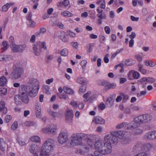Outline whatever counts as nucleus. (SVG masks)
Returning <instances> with one entry per match:
<instances>
[{
    "label": "nucleus",
    "instance_id": "9b49d317",
    "mask_svg": "<svg viewBox=\"0 0 156 156\" xmlns=\"http://www.w3.org/2000/svg\"><path fill=\"white\" fill-rule=\"evenodd\" d=\"M58 142L62 144L66 142L68 140V135L66 130H64L60 132L57 138Z\"/></svg>",
    "mask_w": 156,
    "mask_h": 156
},
{
    "label": "nucleus",
    "instance_id": "dca6fc26",
    "mask_svg": "<svg viewBox=\"0 0 156 156\" xmlns=\"http://www.w3.org/2000/svg\"><path fill=\"white\" fill-rule=\"evenodd\" d=\"M92 122L96 124H103L105 123V120L100 116H96L94 117Z\"/></svg>",
    "mask_w": 156,
    "mask_h": 156
},
{
    "label": "nucleus",
    "instance_id": "603ef678",
    "mask_svg": "<svg viewBox=\"0 0 156 156\" xmlns=\"http://www.w3.org/2000/svg\"><path fill=\"white\" fill-rule=\"evenodd\" d=\"M122 50V49H121L120 50L117 51L116 52H115L111 56L112 58H114L118 54L120 53V52H121Z\"/></svg>",
    "mask_w": 156,
    "mask_h": 156
},
{
    "label": "nucleus",
    "instance_id": "bf43d9fd",
    "mask_svg": "<svg viewBox=\"0 0 156 156\" xmlns=\"http://www.w3.org/2000/svg\"><path fill=\"white\" fill-rule=\"evenodd\" d=\"M36 116L37 119H40L41 118L42 116L41 112H36Z\"/></svg>",
    "mask_w": 156,
    "mask_h": 156
},
{
    "label": "nucleus",
    "instance_id": "473e14b6",
    "mask_svg": "<svg viewBox=\"0 0 156 156\" xmlns=\"http://www.w3.org/2000/svg\"><path fill=\"white\" fill-rule=\"evenodd\" d=\"M11 57L9 55H0V61H7L9 58H10Z\"/></svg>",
    "mask_w": 156,
    "mask_h": 156
},
{
    "label": "nucleus",
    "instance_id": "7ed1b4c3",
    "mask_svg": "<svg viewBox=\"0 0 156 156\" xmlns=\"http://www.w3.org/2000/svg\"><path fill=\"white\" fill-rule=\"evenodd\" d=\"M54 143L53 139L50 138L47 139L42 145L41 156H54L52 152Z\"/></svg>",
    "mask_w": 156,
    "mask_h": 156
},
{
    "label": "nucleus",
    "instance_id": "423d86ee",
    "mask_svg": "<svg viewBox=\"0 0 156 156\" xmlns=\"http://www.w3.org/2000/svg\"><path fill=\"white\" fill-rule=\"evenodd\" d=\"M104 142L106 144H116L118 142L117 138L115 136L113 131H112L109 134H107L104 137Z\"/></svg>",
    "mask_w": 156,
    "mask_h": 156
},
{
    "label": "nucleus",
    "instance_id": "b1692460",
    "mask_svg": "<svg viewBox=\"0 0 156 156\" xmlns=\"http://www.w3.org/2000/svg\"><path fill=\"white\" fill-rule=\"evenodd\" d=\"M0 149L2 151H5L6 147L5 143V141L3 138L0 139Z\"/></svg>",
    "mask_w": 156,
    "mask_h": 156
},
{
    "label": "nucleus",
    "instance_id": "a18cd8bd",
    "mask_svg": "<svg viewBox=\"0 0 156 156\" xmlns=\"http://www.w3.org/2000/svg\"><path fill=\"white\" fill-rule=\"evenodd\" d=\"M146 94V91L145 90L141 91L140 93H138L137 94L138 98H140L144 96Z\"/></svg>",
    "mask_w": 156,
    "mask_h": 156
},
{
    "label": "nucleus",
    "instance_id": "de8ad7c7",
    "mask_svg": "<svg viewBox=\"0 0 156 156\" xmlns=\"http://www.w3.org/2000/svg\"><path fill=\"white\" fill-rule=\"evenodd\" d=\"M12 116L10 115H7L5 117V120L6 122H9L12 119Z\"/></svg>",
    "mask_w": 156,
    "mask_h": 156
},
{
    "label": "nucleus",
    "instance_id": "f3484780",
    "mask_svg": "<svg viewBox=\"0 0 156 156\" xmlns=\"http://www.w3.org/2000/svg\"><path fill=\"white\" fill-rule=\"evenodd\" d=\"M33 51L36 56H38L41 51V49L39 47L38 42L34 44L33 45Z\"/></svg>",
    "mask_w": 156,
    "mask_h": 156
},
{
    "label": "nucleus",
    "instance_id": "c85d7f7f",
    "mask_svg": "<svg viewBox=\"0 0 156 156\" xmlns=\"http://www.w3.org/2000/svg\"><path fill=\"white\" fill-rule=\"evenodd\" d=\"M27 24L28 27L32 28L35 27L36 25V23L30 18L28 19Z\"/></svg>",
    "mask_w": 156,
    "mask_h": 156
},
{
    "label": "nucleus",
    "instance_id": "cd10ccee",
    "mask_svg": "<svg viewBox=\"0 0 156 156\" xmlns=\"http://www.w3.org/2000/svg\"><path fill=\"white\" fill-rule=\"evenodd\" d=\"M6 78L4 76H2L0 77V86H5L7 83Z\"/></svg>",
    "mask_w": 156,
    "mask_h": 156
},
{
    "label": "nucleus",
    "instance_id": "6ab92c4d",
    "mask_svg": "<svg viewBox=\"0 0 156 156\" xmlns=\"http://www.w3.org/2000/svg\"><path fill=\"white\" fill-rule=\"evenodd\" d=\"M96 4L98 6L97 9H105L106 7L105 0H97L96 1Z\"/></svg>",
    "mask_w": 156,
    "mask_h": 156
},
{
    "label": "nucleus",
    "instance_id": "1a4fd4ad",
    "mask_svg": "<svg viewBox=\"0 0 156 156\" xmlns=\"http://www.w3.org/2000/svg\"><path fill=\"white\" fill-rule=\"evenodd\" d=\"M14 71L9 75V78L12 79H17L20 78L23 72V68L16 66L14 65L13 66Z\"/></svg>",
    "mask_w": 156,
    "mask_h": 156
},
{
    "label": "nucleus",
    "instance_id": "0e129e2a",
    "mask_svg": "<svg viewBox=\"0 0 156 156\" xmlns=\"http://www.w3.org/2000/svg\"><path fill=\"white\" fill-rule=\"evenodd\" d=\"M109 56V54H106L104 58V61L105 63H108L109 61V59L108 58V57Z\"/></svg>",
    "mask_w": 156,
    "mask_h": 156
},
{
    "label": "nucleus",
    "instance_id": "bb28decb",
    "mask_svg": "<svg viewBox=\"0 0 156 156\" xmlns=\"http://www.w3.org/2000/svg\"><path fill=\"white\" fill-rule=\"evenodd\" d=\"M144 63L146 65L150 67H153L156 65L155 62H153L151 60H146L144 61Z\"/></svg>",
    "mask_w": 156,
    "mask_h": 156
},
{
    "label": "nucleus",
    "instance_id": "4d7b16f0",
    "mask_svg": "<svg viewBox=\"0 0 156 156\" xmlns=\"http://www.w3.org/2000/svg\"><path fill=\"white\" fill-rule=\"evenodd\" d=\"M54 12V9L52 8H50L47 10V12L48 15H51Z\"/></svg>",
    "mask_w": 156,
    "mask_h": 156
},
{
    "label": "nucleus",
    "instance_id": "2f4dec72",
    "mask_svg": "<svg viewBox=\"0 0 156 156\" xmlns=\"http://www.w3.org/2000/svg\"><path fill=\"white\" fill-rule=\"evenodd\" d=\"M87 63V61L85 59L83 60L81 62L80 64L83 70H85L86 69Z\"/></svg>",
    "mask_w": 156,
    "mask_h": 156
},
{
    "label": "nucleus",
    "instance_id": "72a5a7b5",
    "mask_svg": "<svg viewBox=\"0 0 156 156\" xmlns=\"http://www.w3.org/2000/svg\"><path fill=\"white\" fill-rule=\"evenodd\" d=\"M2 47L1 49L2 50V51H3L6 50L8 47V42L6 41H3L2 43Z\"/></svg>",
    "mask_w": 156,
    "mask_h": 156
},
{
    "label": "nucleus",
    "instance_id": "58836bf2",
    "mask_svg": "<svg viewBox=\"0 0 156 156\" xmlns=\"http://www.w3.org/2000/svg\"><path fill=\"white\" fill-rule=\"evenodd\" d=\"M48 112L51 116L54 118L57 117L58 115V112H54L50 110H48Z\"/></svg>",
    "mask_w": 156,
    "mask_h": 156
},
{
    "label": "nucleus",
    "instance_id": "8fccbe9b",
    "mask_svg": "<svg viewBox=\"0 0 156 156\" xmlns=\"http://www.w3.org/2000/svg\"><path fill=\"white\" fill-rule=\"evenodd\" d=\"M70 104L73 107L75 108H76L77 107V103L74 101H72L70 102Z\"/></svg>",
    "mask_w": 156,
    "mask_h": 156
},
{
    "label": "nucleus",
    "instance_id": "a878e982",
    "mask_svg": "<svg viewBox=\"0 0 156 156\" xmlns=\"http://www.w3.org/2000/svg\"><path fill=\"white\" fill-rule=\"evenodd\" d=\"M30 140L32 142L37 143H40L41 142V140L40 137L37 136H32L30 138Z\"/></svg>",
    "mask_w": 156,
    "mask_h": 156
},
{
    "label": "nucleus",
    "instance_id": "a19ab883",
    "mask_svg": "<svg viewBox=\"0 0 156 156\" xmlns=\"http://www.w3.org/2000/svg\"><path fill=\"white\" fill-rule=\"evenodd\" d=\"M14 100L16 104H19L20 101H21L20 98V95H15L14 97Z\"/></svg>",
    "mask_w": 156,
    "mask_h": 156
},
{
    "label": "nucleus",
    "instance_id": "e2e57ef3",
    "mask_svg": "<svg viewBox=\"0 0 156 156\" xmlns=\"http://www.w3.org/2000/svg\"><path fill=\"white\" fill-rule=\"evenodd\" d=\"M58 96L61 99L63 98V99H64L65 100H66L68 98V97L66 96L64 94H59L58 95Z\"/></svg>",
    "mask_w": 156,
    "mask_h": 156
},
{
    "label": "nucleus",
    "instance_id": "f8f14e48",
    "mask_svg": "<svg viewBox=\"0 0 156 156\" xmlns=\"http://www.w3.org/2000/svg\"><path fill=\"white\" fill-rule=\"evenodd\" d=\"M73 116L72 110L69 109H67L65 115L66 122L68 123L71 124L72 122Z\"/></svg>",
    "mask_w": 156,
    "mask_h": 156
},
{
    "label": "nucleus",
    "instance_id": "ea45409f",
    "mask_svg": "<svg viewBox=\"0 0 156 156\" xmlns=\"http://www.w3.org/2000/svg\"><path fill=\"white\" fill-rule=\"evenodd\" d=\"M18 123L17 121H15L12 124L11 126V129L12 130H15L18 127Z\"/></svg>",
    "mask_w": 156,
    "mask_h": 156
},
{
    "label": "nucleus",
    "instance_id": "09e8293b",
    "mask_svg": "<svg viewBox=\"0 0 156 156\" xmlns=\"http://www.w3.org/2000/svg\"><path fill=\"white\" fill-rule=\"evenodd\" d=\"M44 91L46 93L48 94H51V91L50 90V88L48 86H46L43 89Z\"/></svg>",
    "mask_w": 156,
    "mask_h": 156
},
{
    "label": "nucleus",
    "instance_id": "7c9ffc66",
    "mask_svg": "<svg viewBox=\"0 0 156 156\" xmlns=\"http://www.w3.org/2000/svg\"><path fill=\"white\" fill-rule=\"evenodd\" d=\"M39 47L40 48H42L44 50L47 49V47L46 46V43L44 41H39Z\"/></svg>",
    "mask_w": 156,
    "mask_h": 156
},
{
    "label": "nucleus",
    "instance_id": "f257e3e1",
    "mask_svg": "<svg viewBox=\"0 0 156 156\" xmlns=\"http://www.w3.org/2000/svg\"><path fill=\"white\" fill-rule=\"evenodd\" d=\"M82 137L78 134H75L72 135L70 139V144L73 146H80L83 148L87 152L90 149L89 147H93L94 142L95 140L94 136L90 135L84 134Z\"/></svg>",
    "mask_w": 156,
    "mask_h": 156
},
{
    "label": "nucleus",
    "instance_id": "aec40b11",
    "mask_svg": "<svg viewBox=\"0 0 156 156\" xmlns=\"http://www.w3.org/2000/svg\"><path fill=\"white\" fill-rule=\"evenodd\" d=\"M152 145L149 143H146L143 144L142 149L146 151H149L152 148Z\"/></svg>",
    "mask_w": 156,
    "mask_h": 156
},
{
    "label": "nucleus",
    "instance_id": "37998d69",
    "mask_svg": "<svg viewBox=\"0 0 156 156\" xmlns=\"http://www.w3.org/2000/svg\"><path fill=\"white\" fill-rule=\"evenodd\" d=\"M7 90L6 88L1 87L0 88V94L1 95H5L6 94Z\"/></svg>",
    "mask_w": 156,
    "mask_h": 156
},
{
    "label": "nucleus",
    "instance_id": "4c0bfd02",
    "mask_svg": "<svg viewBox=\"0 0 156 156\" xmlns=\"http://www.w3.org/2000/svg\"><path fill=\"white\" fill-rule=\"evenodd\" d=\"M64 92L67 94H73V90L71 89L68 87H64Z\"/></svg>",
    "mask_w": 156,
    "mask_h": 156
},
{
    "label": "nucleus",
    "instance_id": "4468645a",
    "mask_svg": "<svg viewBox=\"0 0 156 156\" xmlns=\"http://www.w3.org/2000/svg\"><path fill=\"white\" fill-rule=\"evenodd\" d=\"M133 125L134 123H133L131 122L129 124L126 122H123L117 125L116 126V128L118 129H119L124 128V127H126V128L128 129H131L132 128H135L132 127V125Z\"/></svg>",
    "mask_w": 156,
    "mask_h": 156
},
{
    "label": "nucleus",
    "instance_id": "4be33fe9",
    "mask_svg": "<svg viewBox=\"0 0 156 156\" xmlns=\"http://www.w3.org/2000/svg\"><path fill=\"white\" fill-rule=\"evenodd\" d=\"M15 3L13 2L7 3L3 5L2 7V9L3 12H6L8 9L12 6Z\"/></svg>",
    "mask_w": 156,
    "mask_h": 156
},
{
    "label": "nucleus",
    "instance_id": "13d9d810",
    "mask_svg": "<svg viewBox=\"0 0 156 156\" xmlns=\"http://www.w3.org/2000/svg\"><path fill=\"white\" fill-rule=\"evenodd\" d=\"M68 34L69 36L71 37H74L76 36L75 33L71 31L68 32Z\"/></svg>",
    "mask_w": 156,
    "mask_h": 156
},
{
    "label": "nucleus",
    "instance_id": "f03ea898",
    "mask_svg": "<svg viewBox=\"0 0 156 156\" xmlns=\"http://www.w3.org/2000/svg\"><path fill=\"white\" fill-rule=\"evenodd\" d=\"M95 151L104 154H108L111 153L112 147L110 144H106L103 140H98L94 144Z\"/></svg>",
    "mask_w": 156,
    "mask_h": 156
},
{
    "label": "nucleus",
    "instance_id": "2eb2a0df",
    "mask_svg": "<svg viewBox=\"0 0 156 156\" xmlns=\"http://www.w3.org/2000/svg\"><path fill=\"white\" fill-rule=\"evenodd\" d=\"M28 92L29 91L27 90L26 91L23 92L20 95L21 101L25 104L28 103L29 101V99L27 95Z\"/></svg>",
    "mask_w": 156,
    "mask_h": 156
},
{
    "label": "nucleus",
    "instance_id": "e433bc0d",
    "mask_svg": "<svg viewBox=\"0 0 156 156\" xmlns=\"http://www.w3.org/2000/svg\"><path fill=\"white\" fill-rule=\"evenodd\" d=\"M69 53L68 50L66 48H64L61 50L60 52L61 55L63 56H66Z\"/></svg>",
    "mask_w": 156,
    "mask_h": 156
},
{
    "label": "nucleus",
    "instance_id": "20e7f679",
    "mask_svg": "<svg viewBox=\"0 0 156 156\" xmlns=\"http://www.w3.org/2000/svg\"><path fill=\"white\" fill-rule=\"evenodd\" d=\"M30 84L27 89L28 90L29 95L31 97H34L37 94L39 88V83L36 79L31 78L28 81Z\"/></svg>",
    "mask_w": 156,
    "mask_h": 156
},
{
    "label": "nucleus",
    "instance_id": "5701e85b",
    "mask_svg": "<svg viewBox=\"0 0 156 156\" xmlns=\"http://www.w3.org/2000/svg\"><path fill=\"white\" fill-rule=\"evenodd\" d=\"M60 38L65 43L67 42L68 41V39L66 37V34L64 32H60V35H59Z\"/></svg>",
    "mask_w": 156,
    "mask_h": 156
},
{
    "label": "nucleus",
    "instance_id": "c756f323",
    "mask_svg": "<svg viewBox=\"0 0 156 156\" xmlns=\"http://www.w3.org/2000/svg\"><path fill=\"white\" fill-rule=\"evenodd\" d=\"M61 15L62 16L64 17H71L73 14L70 12L67 11H64L61 12Z\"/></svg>",
    "mask_w": 156,
    "mask_h": 156
},
{
    "label": "nucleus",
    "instance_id": "774afa93",
    "mask_svg": "<svg viewBox=\"0 0 156 156\" xmlns=\"http://www.w3.org/2000/svg\"><path fill=\"white\" fill-rule=\"evenodd\" d=\"M155 80L152 78L148 77L147 78V82L150 83H152L155 81Z\"/></svg>",
    "mask_w": 156,
    "mask_h": 156
},
{
    "label": "nucleus",
    "instance_id": "0eeeda50",
    "mask_svg": "<svg viewBox=\"0 0 156 156\" xmlns=\"http://www.w3.org/2000/svg\"><path fill=\"white\" fill-rule=\"evenodd\" d=\"M57 126L54 124H51L42 129L41 131L44 133H50L53 135L56 134L57 133Z\"/></svg>",
    "mask_w": 156,
    "mask_h": 156
},
{
    "label": "nucleus",
    "instance_id": "393cba45",
    "mask_svg": "<svg viewBox=\"0 0 156 156\" xmlns=\"http://www.w3.org/2000/svg\"><path fill=\"white\" fill-rule=\"evenodd\" d=\"M77 81L78 83L83 85H85L87 82L85 78L81 77H80L77 79Z\"/></svg>",
    "mask_w": 156,
    "mask_h": 156
},
{
    "label": "nucleus",
    "instance_id": "69168bd1",
    "mask_svg": "<svg viewBox=\"0 0 156 156\" xmlns=\"http://www.w3.org/2000/svg\"><path fill=\"white\" fill-rule=\"evenodd\" d=\"M26 46L25 45H20L19 46V51L21 52L26 48Z\"/></svg>",
    "mask_w": 156,
    "mask_h": 156
},
{
    "label": "nucleus",
    "instance_id": "f704fd0d",
    "mask_svg": "<svg viewBox=\"0 0 156 156\" xmlns=\"http://www.w3.org/2000/svg\"><path fill=\"white\" fill-rule=\"evenodd\" d=\"M19 47V45L15 44H12L11 46L12 50L14 52H20Z\"/></svg>",
    "mask_w": 156,
    "mask_h": 156
},
{
    "label": "nucleus",
    "instance_id": "79ce46f5",
    "mask_svg": "<svg viewBox=\"0 0 156 156\" xmlns=\"http://www.w3.org/2000/svg\"><path fill=\"white\" fill-rule=\"evenodd\" d=\"M133 78L137 79L139 78L140 74L138 72L133 70Z\"/></svg>",
    "mask_w": 156,
    "mask_h": 156
},
{
    "label": "nucleus",
    "instance_id": "6e6552de",
    "mask_svg": "<svg viewBox=\"0 0 156 156\" xmlns=\"http://www.w3.org/2000/svg\"><path fill=\"white\" fill-rule=\"evenodd\" d=\"M113 132L116 137L121 139L122 140V142L123 144H127L129 143L130 140L129 138H127L125 131H116Z\"/></svg>",
    "mask_w": 156,
    "mask_h": 156
},
{
    "label": "nucleus",
    "instance_id": "5fc2aeb1",
    "mask_svg": "<svg viewBox=\"0 0 156 156\" xmlns=\"http://www.w3.org/2000/svg\"><path fill=\"white\" fill-rule=\"evenodd\" d=\"M128 77L129 80H132L133 78V70L130 71L128 74Z\"/></svg>",
    "mask_w": 156,
    "mask_h": 156
},
{
    "label": "nucleus",
    "instance_id": "412c9836",
    "mask_svg": "<svg viewBox=\"0 0 156 156\" xmlns=\"http://www.w3.org/2000/svg\"><path fill=\"white\" fill-rule=\"evenodd\" d=\"M96 11L98 12L97 16L98 17L102 19L106 18V15L105 13H103V10L102 9H99V8L97 9Z\"/></svg>",
    "mask_w": 156,
    "mask_h": 156
},
{
    "label": "nucleus",
    "instance_id": "052dcab7",
    "mask_svg": "<svg viewBox=\"0 0 156 156\" xmlns=\"http://www.w3.org/2000/svg\"><path fill=\"white\" fill-rule=\"evenodd\" d=\"M88 49L87 50V52L88 53H90L92 51V47L93 46V44L90 43L89 44H88Z\"/></svg>",
    "mask_w": 156,
    "mask_h": 156
},
{
    "label": "nucleus",
    "instance_id": "39448f33",
    "mask_svg": "<svg viewBox=\"0 0 156 156\" xmlns=\"http://www.w3.org/2000/svg\"><path fill=\"white\" fill-rule=\"evenodd\" d=\"M152 119V116L148 114H145L137 116L134 119V125H132V127H137L140 126L142 124L149 122Z\"/></svg>",
    "mask_w": 156,
    "mask_h": 156
},
{
    "label": "nucleus",
    "instance_id": "6e6d98bb",
    "mask_svg": "<svg viewBox=\"0 0 156 156\" xmlns=\"http://www.w3.org/2000/svg\"><path fill=\"white\" fill-rule=\"evenodd\" d=\"M135 58L137 59L138 61L140 62H141L142 61V56L139 54L136 55L135 56Z\"/></svg>",
    "mask_w": 156,
    "mask_h": 156
},
{
    "label": "nucleus",
    "instance_id": "49530a36",
    "mask_svg": "<svg viewBox=\"0 0 156 156\" xmlns=\"http://www.w3.org/2000/svg\"><path fill=\"white\" fill-rule=\"evenodd\" d=\"M143 132L142 129H136L134 131L133 134L134 135H138L141 134Z\"/></svg>",
    "mask_w": 156,
    "mask_h": 156
},
{
    "label": "nucleus",
    "instance_id": "ddd939ff",
    "mask_svg": "<svg viewBox=\"0 0 156 156\" xmlns=\"http://www.w3.org/2000/svg\"><path fill=\"white\" fill-rule=\"evenodd\" d=\"M146 140H152L156 139V130L149 131L146 133L144 136Z\"/></svg>",
    "mask_w": 156,
    "mask_h": 156
},
{
    "label": "nucleus",
    "instance_id": "864d4df0",
    "mask_svg": "<svg viewBox=\"0 0 156 156\" xmlns=\"http://www.w3.org/2000/svg\"><path fill=\"white\" fill-rule=\"evenodd\" d=\"M116 87V84L115 83H109L108 89H109L111 88H114Z\"/></svg>",
    "mask_w": 156,
    "mask_h": 156
},
{
    "label": "nucleus",
    "instance_id": "a211bd4d",
    "mask_svg": "<svg viewBox=\"0 0 156 156\" xmlns=\"http://www.w3.org/2000/svg\"><path fill=\"white\" fill-rule=\"evenodd\" d=\"M38 150V146L35 144H31L29 148V151L30 152L35 154H37Z\"/></svg>",
    "mask_w": 156,
    "mask_h": 156
},
{
    "label": "nucleus",
    "instance_id": "680f3d73",
    "mask_svg": "<svg viewBox=\"0 0 156 156\" xmlns=\"http://www.w3.org/2000/svg\"><path fill=\"white\" fill-rule=\"evenodd\" d=\"M96 131L100 133H102L103 132V128L101 126H98L96 128Z\"/></svg>",
    "mask_w": 156,
    "mask_h": 156
},
{
    "label": "nucleus",
    "instance_id": "c9c22d12",
    "mask_svg": "<svg viewBox=\"0 0 156 156\" xmlns=\"http://www.w3.org/2000/svg\"><path fill=\"white\" fill-rule=\"evenodd\" d=\"M138 66L139 68L138 71H139L144 74L146 73L147 71L143 68V65L139 63L138 64Z\"/></svg>",
    "mask_w": 156,
    "mask_h": 156
},
{
    "label": "nucleus",
    "instance_id": "9d476101",
    "mask_svg": "<svg viewBox=\"0 0 156 156\" xmlns=\"http://www.w3.org/2000/svg\"><path fill=\"white\" fill-rule=\"evenodd\" d=\"M98 95L97 93L89 91L84 94L83 97L84 99L83 101L84 102H91L97 98Z\"/></svg>",
    "mask_w": 156,
    "mask_h": 156
},
{
    "label": "nucleus",
    "instance_id": "c03bdc74",
    "mask_svg": "<svg viewBox=\"0 0 156 156\" xmlns=\"http://www.w3.org/2000/svg\"><path fill=\"white\" fill-rule=\"evenodd\" d=\"M36 123L35 122L31 121H27L25 122L24 123V125L25 126H33L36 125Z\"/></svg>",
    "mask_w": 156,
    "mask_h": 156
},
{
    "label": "nucleus",
    "instance_id": "3c124183",
    "mask_svg": "<svg viewBox=\"0 0 156 156\" xmlns=\"http://www.w3.org/2000/svg\"><path fill=\"white\" fill-rule=\"evenodd\" d=\"M104 30L105 33L107 34H109L111 32L110 28L108 26L105 27Z\"/></svg>",
    "mask_w": 156,
    "mask_h": 156
},
{
    "label": "nucleus",
    "instance_id": "338daca9",
    "mask_svg": "<svg viewBox=\"0 0 156 156\" xmlns=\"http://www.w3.org/2000/svg\"><path fill=\"white\" fill-rule=\"evenodd\" d=\"M36 40V36L34 35H32L30 38V41L31 43L34 42Z\"/></svg>",
    "mask_w": 156,
    "mask_h": 156
}]
</instances>
